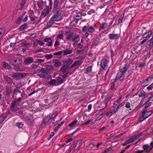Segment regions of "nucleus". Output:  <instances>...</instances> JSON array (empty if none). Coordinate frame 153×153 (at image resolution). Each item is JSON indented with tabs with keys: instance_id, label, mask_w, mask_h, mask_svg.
Returning <instances> with one entry per match:
<instances>
[{
	"instance_id": "obj_1",
	"label": "nucleus",
	"mask_w": 153,
	"mask_h": 153,
	"mask_svg": "<svg viewBox=\"0 0 153 153\" xmlns=\"http://www.w3.org/2000/svg\"><path fill=\"white\" fill-rule=\"evenodd\" d=\"M66 39L70 42H74L77 44L80 41L79 36V35L74 34L73 33H71L66 38Z\"/></svg>"
},
{
	"instance_id": "obj_2",
	"label": "nucleus",
	"mask_w": 153,
	"mask_h": 153,
	"mask_svg": "<svg viewBox=\"0 0 153 153\" xmlns=\"http://www.w3.org/2000/svg\"><path fill=\"white\" fill-rule=\"evenodd\" d=\"M147 110L143 109L142 112V115L139 117V121L141 122L149 117L152 114L153 111H147Z\"/></svg>"
},
{
	"instance_id": "obj_3",
	"label": "nucleus",
	"mask_w": 153,
	"mask_h": 153,
	"mask_svg": "<svg viewBox=\"0 0 153 153\" xmlns=\"http://www.w3.org/2000/svg\"><path fill=\"white\" fill-rule=\"evenodd\" d=\"M9 61L10 63L15 67V68L16 70L19 71L23 69V68H21L18 67V66H17L18 65H16V62L18 61L19 63L18 65L19 66V65H20L21 60L20 58H16L15 59V58L13 57L11 58V59H9Z\"/></svg>"
},
{
	"instance_id": "obj_4",
	"label": "nucleus",
	"mask_w": 153,
	"mask_h": 153,
	"mask_svg": "<svg viewBox=\"0 0 153 153\" xmlns=\"http://www.w3.org/2000/svg\"><path fill=\"white\" fill-rule=\"evenodd\" d=\"M125 77V75L119 72L116 74L115 78L111 80V82L112 84H114L117 80L123 81L124 80Z\"/></svg>"
},
{
	"instance_id": "obj_5",
	"label": "nucleus",
	"mask_w": 153,
	"mask_h": 153,
	"mask_svg": "<svg viewBox=\"0 0 153 153\" xmlns=\"http://www.w3.org/2000/svg\"><path fill=\"white\" fill-rule=\"evenodd\" d=\"M60 7H58L57 8L54 13V15L51 17L52 18L57 21H59L60 20V19L59 18V17L60 16L61 14L60 13Z\"/></svg>"
},
{
	"instance_id": "obj_6",
	"label": "nucleus",
	"mask_w": 153,
	"mask_h": 153,
	"mask_svg": "<svg viewBox=\"0 0 153 153\" xmlns=\"http://www.w3.org/2000/svg\"><path fill=\"white\" fill-rule=\"evenodd\" d=\"M109 61L105 58H103L101 61L100 65L101 67L103 69L105 70L108 67Z\"/></svg>"
},
{
	"instance_id": "obj_7",
	"label": "nucleus",
	"mask_w": 153,
	"mask_h": 153,
	"mask_svg": "<svg viewBox=\"0 0 153 153\" xmlns=\"http://www.w3.org/2000/svg\"><path fill=\"white\" fill-rule=\"evenodd\" d=\"M120 72L125 75H126V73L128 72L129 73L130 71L128 70V64H126L123 67H120Z\"/></svg>"
},
{
	"instance_id": "obj_8",
	"label": "nucleus",
	"mask_w": 153,
	"mask_h": 153,
	"mask_svg": "<svg viewBox=\"0 0 153 153\" xmlns=\"http://www.w3.org/2000/svg\"><path fill=\"white\" fill-rule=\"evenodd\" d=\"M52 9V8L46 6V8H45L42 12L41 16L43 17L47 16L49 13L50 11Z\"/></svg>"
},
{
	"instance_id": "obj_9",
	"label": "nucleus",
	"mask_w": 153,
	"mask_h": 153,
	"mask_svg": "<svg viewBox=\"0 0 153 153\" xmlns=\"http://www.w3.org/2000/svg\"><path fill=\"white\" fill-rule=\"evenodd\" d=\"M25 73H13V76L16 79H21L23 77L26 76Z\"/></svg>"
},
{
	"instance_id": "obj_10",
	"label": "nucleus",
	"mask_w": 153,
	"mask_h": 153,
	"mask_svg": "<svg viewBox=\"0 0 153 153\" xmlns=\"http://www.w3.org/2000/svg\"><path fill=\"white\" fill-rule=\"evenodd\" d=\"M27 122L28 124L30 126H33L34 124V120L33 117L32 116H30L27 117Z\"/></svg>"
},
{
	"instance_id": "obj_11",
	"label": "nucleus",
	"mask_w": 153,
	"mask_h": 153,
	"mask_svg": "<svg viewBox=\"0 0 153 153\" xmlns=\"http://www.w3.org/2000/svg\"><path fill=\"white\" fill-rule=\"evenodd\" d=\"M120 37V35L117 34L110 33L108 35V38L110 40L118 39Z\"/></svg>"
},
{
	"instance_id": "obj_12",
	"label": "nucleus",
	"mask_w": 153,
	"mask_h": 153,
	"mask_svg": "<svg viewBox=\"0 0 153 153\" xmlns=\"http://www.w3.org/2000/svg\"><path fill=\"white\" fill-rule=\"evenodd\" d=\"M152 34L151 30H149L148 32L144 33L142 36V38L147 39L148 40L150 39Z\"/></svg>"
},
{
	"instance_id": "obj_13",
	"label": "nucleus",
	"mask_w": 153,
	"mask_h": 153,
	"mask_svg": "<svg viewBox=\"0 0 153 153\" xmlns=\"http://www.w3.org/2000/svg\"><path fill=\"white\" fill-rule=\"evenodd\" d=\"M56 21H57L51 17L50 20L47 24L46 26L47 28H48L51 27L55 23V22Z\"/></svg>"
},
{
	"instance_id": "obj_14",
	"label": "nucleus",
	"mask_w": 153,
	"mask_h": 153,
	"mask_svg": "<svg viewBox=\"0 0 153 153\" xmlns=\"http://www.w3.org/2000/svg\"><path fill=\"white\" fill-rule=\"evenodd\" d=\"M37 5L40 10H42L45 6V2L43 0H40L37 1Z\"/></svg>"
},
{
	"instance_id": "obj_15",
	"label": "nucleus",
	"mask_w": 153,
	"mask_h": 153,
	"mask_svg": "<svg viewBox=\"0 0 153 153\" xmlns=\"http://www.w3.org/2000/svg\"><path fill=\"white\" fill-rule=\"evenodd\" d=\"M33 57H28L25 58L24 62L26 64H30L33 62Z\"/></svg>"
},
{
	"instance_id": "obj_16",
	"label": "nucleus",
	"mask_w": 153,
	"mask_h": 153,
	"mask_svg": "<svg viewBox=\"0 0 153 153\" xmlns=\"http://www.w3.org/2000/svg\"><path fill=\"white\" fill-rule=\"evenodd\" d=\"M52 62L54 64V66L55 67H59L61 65V62L58 59H53L52 60Z\"/></svg>"
},
{
	"instance_id": "obj_17",
	"label": "nucleus",
	"mask_w": 153,
	"mask_h": 153,
	"mask_svg": "<svg viewBox=\"0 0 153 153\" xmlns=\"http://www.w3.org/2000/svg\"><path fill=\"white\" fill-rule=\"evenodd\" d=\"M82 63V61L80 60H76L71 65V68H72L78 65L80 66Z\"/></svg>"
},
{
	"instance_id": "obj_18",
	"label": "nucleus",
	"mask_w": 153,
	"mask_h": 153,
	"mask_svg": "<svg viewBox=\"0 0 153 153\" xmlns=\"http://www.w3.org/2000/svg\"><path fill=\"white\" fill-rule=\"evenodd\" d=\"M2 65L3 67L5 69L10 70L12 69L10 65L6 62H3Z\"/></svg>"
},
{
	"instance_id": "obj_19",
	"label": "nucleus",
	"mask_w": 153,
	"mask_h": 153,
	"mask_svg": "<svg viewBox=\"0 0 153 153\" xmlns=\"http://www.w3.org/2000/svg\"><path fill=\"white\" fill-rule=\"evenodd\" d=\"M150 148L149 145L148 144H145L143 145V148L144 149V150H141L144 152L143 153H148L149 151V149Z\"/></svg>"
},
{
	"instance_id": "obj_20",
	"label": "nucleus",
	"mask_w": 153,
	"mask_h": 153,
	"mask_svg": "<svg viewBox=\"0 0 153 153\" xmlns=\"http://www.w3.org/2000/svg\"><path fill=\"white\" fill-rule=\"evenodd\" d=\"M82 141L81 139H79L77 140L74 147V150H76L82 146Z\"/></svg>"
},
{
	"instance_id": "obj_21",
	"label": "nucleus",
	"mask_w": 153,
	"mask_h": 153,
	"mask_svg": "<svg viewBox=\"0 0 153 153\" xmlns=\"http://www.w3.org/2000/svg\"><path fill=\"white\" fill-rule=\"evenodd\" d=\"M44 41L45 42H48V43L47 45L48 46H52V41L51 40V38H45L44 39Z\"/></svg>"
},
{
	"instance_id": "obj_22",
	"label": "nucleus",
	"mask_w": 153,
	"mask_h": 153,
	"mask_svg": "<svg viewBox=\"0 0 153 153\" xmlns=\"http://www.w3.org/2000/svg\"><path fill=\"white\" fill-rule=\"evenodd\" d=\"M5 81L8 84H11L13 82L12 79L8 76H6L4 77Z\"/></svg>"
},
{
	"instance_id": "obj_23",
	"label": "nucleus",
	"mask_w": 153,
	"mask_h": 153,
	"mask_svg": "<svg viewBox=\"0 0 153 153\" xmlns=\"http://www.w3.org/2000/svg\"><path fill=\"white\" fill-rule=\"evenodd\" d=\"M141 135V134H139L132 137H131L130 138L131 142H133L134 141H135L136 140L138 139Z\"/></svg>"
},
{
	"instance_id": "obj_24",
	"label": "nucleus",
	"mask_w": 153,
	"mask_h": 153,
	"mask_svg": "<svg viewBox=\"0 0 153 153\" xmlns=\"http://www.w3.org/2000/svg\"><path fill=\"white\" fill-rule=\"evenodd\" d=\"M82 13H81L79 12L77 13L75 16V19L78 21L82 19Z\"/></svg>"
},
{
	"instance_id": "obj_25",
	"label": "nucleus",
	"mask_w": 153,
	"mask_h": 153,
	"mask_svg": "<svg viewBox=\"0 0 153 153\" xmlns=\"http://www.w3.org/2000/svg\"><path fill=\"white\" fill-rule=\"evenodd\" d=\"M6 95L8 96H10V94L12 93V89L10 87H7L6 89Z\"/></svg>"
},
{
	"instance_id": "obj_26",
	"label": "nucleus",
	"mask_w": 153,
	"mask_h": 153,
	"mask_svg": "<svg viewBox=\"0 0 153 153\" xmlns=\"http://www.w3.org/2000/svg\"><path fill=\"white\" fill-rule=\"evenodd\" d=\"M149 43L148 44V48L151 49L153 47V36L150 40H149Z\"/></svg>"
},
{
	"instance_id": "obj_27",
	"label": "nucleus",
	"mask_w": 153,
	"mask_h": 153,
	"mask_svg": "<svg viewBox=\"0 0 153 153\" xmlns=\"http://www.w3.org/2000/svg\"><path fill=\"white\" fill-rule=\"evenodd\" d=\"M27 28V24L26 23L21 25L19 28V30L20 31L24 30Z\"/></svg>"
},
{
	"instance_id": "obj_28",
	"label": "nucleus",
	"mask_w": 153,
	"mask_h": 153,
	"mask_svg": "<svg viewBox=\"0 0 153 153\" xmlns=\"http://www.w3.org/2000/svg\"><path fill=\"white\" fill-rule=\"evenodd\" d=\"M73 52L72 49H66L64 51L63 53L65 55H66L71 53Z\"/></svg>"
},
{
	"instance_id": "obj_29",
	"label": "nucleus",
	"mask_w": 153,
	"mask_h": 153,
	"mask_svg": "<svg viewBox=\"0 0 153 153\" xmlns=\"http://www.w3.org/2000/svg\"><path fill=\"white\" fill-rule=\"evenodd\" d=\"M68 68V66L66 65H64L61 68L62 72L64 74L65 73Z\"/></svg>"
},
{
	"instance_id": "obj_30",
	"label": "nucleus",
	"mask_w": 153,
	"mask_h": 153,
	"mask_svg": "<svg viewBox=\"0 0 153 153\" xmlns=\"http://www.w3.org/2000/svg\"><path fill=\"white\" fill-rule=\"evenodd\" d=\"M59 2V0H54L53 9L54 10L56 9L58 5Z\"/></svg>"
},
{
	"instance_id": "obj_31",
	"label": "nucleus",
	"mask_w": 153,
	"mask_h": 153,
	"mask_svg": "<svg viewBox=\"0 0 153 153\" xmlns=\"http://www.w3.org/2000/svg\"><path fill=\"white\" fill-rule=\"evenodd\" d=\"M56 81L58 85L61 84L64 82V79L60 77H58Z\"/></svg>"
},
{
	"instance_id": "obj_32",
	"label": "nucleus",
	"mask_w": 153,
	"mask_h": 153,
	"mask_svg": "<svg viewBox=\"0 0 153 153\" xmlns=\"http://www.w3.org/2000/svg\"><path fill=\"white\" fill-rule=\"evenodd\" d=\"M87 30L88 32L91 33H94V32L95 30L94 28L92 26L88 27Z\"/></svg>"
},
{
	"instance_id": "obj_33",
	"label": "nucleus",
	"mask_w": 153,
	"mask_h": 153,
	"mask_svg": "<svg viewBox=\"0 0 153 153\" xmlns=\"http://www.w3.org/2000/svg\"><path fill=\"white\" fill-rule=\"evenodd\" d=\"M78 122V120H74L72 122L70 123L69 124V126L70 127H73L75 126V125Z\"/></svg>"
},
{
	"instance_id": "obj_34",
	"label": "nucleus",
	"mask_w": 153,
	"mask_h": 153,
	"mask_svg": "<svg viewBox=\"0 0 153 153\" xmlns=\"http://www.w3.org/2000/svg\"><path fill=\"white\" fill-rule=\"evenodd\" d=\"M111 112H112L113 114H114L117 112L118 111L117 109V108L116 106H112L110 108V110Z\"/></svg>"
},
{
	"instance_id": "obj_35",
	"label": "nucleus",
	"mask_w": 153,
	"mask_h": 153,
	"mask_svg": "<svg viewBox=\"0 0 153 153\" xmlns=\"http://www.w3.org/2000/svg\"><path fill=\"white\" fill-rule=\"evenodd\" d=\"M73 62V60L71 59H67L65 62V63L66 64V65L68 66L71 64Z\"/></svg>"
},
{
	"instance_id": "obj_36",
	"label": "nucleus",
	"mask_w": 153,
	"mask_h": 153,
	"mask_svg": "<svg viewBox=\"0 0 153 153\" xmlns=\"http://www.w3.org/2000/svg\"><path fill=\"white\" fill-rule=\"evenodd\" d=\"M124 17V13L122 14L119 18L118 20V23L120 24L123 22V20Z\"/></svg>"
},
{
	"instance_id": "obj_37",
	"label": "nucleus",
	"mask_w": 153,
	"mask_h": 153,
	"mask_svg": "<svg viewBox=\"0 0 153 153\" xmlns=\"http://www.w3.org/2000/svg\"><path fill=\"white\" fill-rule=\"evenodd\" d=\"M146 92L144 90L141 91L139 93L138 95L139 97H142L145 96Z\"/></svg>"
},
{
	"instance_id": "obj_38",
	"label": "nucleus",
	"mask_w": 153,
	"mask_h": 153,
	"mask_svg": "<svg viewBox=\"0 0 153 153\" xmlns=\"http://www.w3.org/2000/svg\"><path fill=\"white\" fill-rule=\"evenodd\" d=\"M86 48V47L85 46L82 49L81 48H80L81 49V50H78L76 51L77 53L78 54H79L80 53H83L85 52L84 50V49Z\"/></svg>"
},
{
	"instance_id": "obj_39",
	"label": "nucleus",
	"mask_w": 153,
	"mask_h": 153,
	"mask_svg": "<svg viewBox=\"0 0 153 153\" xmlns=\"http://www.w3.org/2000/svg\"><path fill=\"white\" fill-rule=\"evenodd\" d=\"M23 17V15L20 16L16 21V23L17 24H19L22 19Z\"/></svg>"
},
{
	"instance_id": "obj_40",
	"label": "nucleus",
	"mask_w": 153,
	"mask_h": 153,
	"mask_svg": "<svg viewBox=\"0 0 153 153\" xmlns=\"http://www.w3.org/2000/svg\"><path fill=\"white\" fill-rule=\"evenodd\" d=\"M78 21L75 19V20L72 21L70 24V25L76 26L78 23Z\"/></svg>"
},
{
	"instance_id": "obj_41",
	"label": "nucleus",
	"mask_w": 153,
	"mask_h": 153,
	"mask_svg": "<svg viewBox=\"0 0 153 153\" xmlns=\"http://www.w3.org/2000/svg\"><path fill=\"white\" fill-rule=\"evenodd\" d=\"M24 123L23 122H21L20 123H16V126H18L19 128H22L23 126Z\"/></svg>"
},
{
	"instance_id": "obj_42",
	"label": "nucleus",
	"mask_w": 153,
	"mask_h": 153,
	"mask_svg": "<svg viewBox=\"0 0 153 153\" xmlns=\"http://www.w3.org/2000/svg\"><path fill=\"white\" fill-rule=\"evenodd\" d=\"M121 98L122 97H121L118 100L114 101L113 103L114 105H117L118 104H119L121 101Z\"/></svg>"
},
{
	"instance_id": "obj_43",
	"label": "nucleus",
	"mask_w": 153,
	"mask_h": 153,
	"mask_svg": "<svg viewBox=\"0 0 153 153\" xmlns=\"http://www.w3.org/2000/svg\"><path fill=\"white\" fill-rule=\"evenodd\" d=\"M26 2V0H22V3L20 5V9H22L24 7V6Z\"/></svg>"
},
{
	"instance_id": "obj_44",
	"label": "nucleus",
	"mask_w": 153,
	"mask_h": 153,
	"mask_svg": "<svg viewBox=\"0 0 153 153\" xmlns=\"http://www.w3.org/2000/svg\"><path fill=\"white\" fill-rule=\"evenodd\" d=\"M56 82L55 79H51L49 82V84L51 85H55Z\"/></svg>"
},
{
	"instance_id": "obj_45",
	"label": "nucleus",
	"mask_w": 153,
	"mask_h": 153,
	"mask_svg": "<svg viewBox=\"0 0 153 153\" xmlns=\"http://www.w3.org/2000/svg\"><path fill=\"white\" fill-rule=\"evenodd\" d=\"M76 59H79V60L82 61L83 63L85 59V56H79L76 57Z\"/></svg>"
},
{
	"instance_id": "obj_46",
	"label": "nucleus",
	"mask_w": 153,
	"mask_h": 153,
	"mask_svg": "<svg viewBox=\"0 0 153 153\" xmlns=\"http://www.w3.org/2000/svg\"><path fill=\"white\" fill-rule=\"evenodd\" d=\"M152 102H149L146 104L145 106L144 107L143 110H146V109L152 105Z\"/></svg>"
},
{
	"instance_id": "obj_47",
	"label": "nucleus",
	"mask_w": 153,
	"mask_h": 153,
	"mask_svg": "<svg viewBox=\"0 0 153 153\" xmlns=\"http://www.w3.org/2000/svg\"><path fill=\"white\" fill-rule=\"evenodd\" d=\"M53 57V55L52 54H47L45 56V58L47 60L50 59Z\"/></svg>"
},
{
	"instance_id": "obj_48",
	"label": "nucleus",
	"mask_w": 153,
	"mask_h": 153,
	"mask_svg": "<svg viewBox=\"0 0 153 153\" xmlns=\"http://www.w3.org/2000/svg\"><path fill=\"white\" fill-rule=\"evenodd\" d=\"M125 104V102H122L121 103L118 105L117 106V107H116L117 110H118L119 108H121Z\"/></svg>"
},
{
	"instance_id": "obj_49",
	"label": "nucleus",
	"mask_w": 153,
	"mask_h": 153,
	"mask_svg": "<svg viewBox=\"0 0 153 153\" xmlns=\"http://www.w3.org/2000/svg\"><path fill=\"white\" fill-rule=\"evenodd\" d=\"M149 42V40L145 38L142 41H140V45H143L145 43H146V42L147 43V42Z\"/></svg>"
},
{
	"instance_id": "obj_50",
	"label": "nucleus",
	"mask_w": 153,
	"mask_h": 153,
	"mask_svg": "<svg viewBox=\"0 0 153 153\" xmlns=\"http://www.w3.org/2000/svg\"><path fill=\"white\" fill-rule=\"evenodd\" d=\"M64 38V35L63 33L60 34L58 35L56 37V39H63Z\"/></svg>"
},
{
	"instance_id": "obj_51",
	"label": "nucleus",
	"mask_w": 153,
	"mask_h": 153,
	"mask_svg": "<svg viewBox=\"0 0 153 153\" xmlns=\"http://www.w3.org/2000/svg\"><path fill=\"white\" fill-rule=\"evenodd\" d=\"M105 23H102L99 29V31H101L102 30L104 29L105 28Z\"/></svg>"
},
{
	"instance_id": "obj_52",
	"label": "nucleus",
	"mask_w": 153,
	"mask_h": 153,
	"mask_svg": "<svg viewBox=\"0 0 153 153\" xmlns=\"http://www.w3.org/2000/svg\"><path fill=\"white\" fill-rule=\"evenodd\" d=\"M36 41L38 43L40 46L43 45L45 44L42 41L39 40L38 39H36Z\"/></svg>"
},
{
	"instance_id": "obj_53",
	"label": "nucleus",
	"mask_w": 153,
	"mask_h": 153,
	"mask_svg": "<svg viewBox=\"0 0 153 153\" xmlns=\"http://www.w3.org/2000/svg\"><path fill=\"white\" fill-rule=\"evenodd\" d=\"M36 62L41 64L45 61L44 59H36Z\"/></svg>"
},
{
	"instance_id": "obj_54",
	"label": "nucleus",
	"mask_w": 153,
	"mask_h": 153,
	"mask_svg": "<svg viewBox=\"0 0 153 153\" xmlns=\"http://www.w3.org/2000/svg\"><path fill=\"white\" fill-rule=\"evenodd\" d=\"M10 109L11 111V113H15L17 111V107H10Z\"/></svg>"
},
{
	"instance_id": "obj_55",
	"label": "nucleus",
	"mask_w": 153,
	"mask_h": 153,
	"mask_svg": "<svg viewBox=\"0 0 153 153\" xmlns=\"http://www.w3.org/2000/svg\"><path fill=\"white\" fill-rule=\"evenodd\" d=\"M43 122L45 125L46 124L48 123H49L48 117H45L43 121Z\"/></svg>"
},
{
	"instance_id": "obj_56",
	"label": "nucleus",
	"mask_w": 153,
	"mask_h": 153,
	"mask_svg": "<svg viewBox=\"0 0 153 153\" xmlns=\"http://www.w3.org/2000/svg\"><path fill=\"white\" fill-rule=\"evenodd\" d=\"M40 71L41 73H48V71L45 68H42L40 70Z\"/></svg>"
},
{
	"instance_id": "obj_57",
	"label": "nucleus",
	"mask_w": 153,
	"mask_h": 153,
	"mask_svg": "<svg viewBox=\"0 0 153 153\" xmlns=\"http://www.w3.org/2000/svg\"><path fill=\"white\" fill-rule=\"evenodd\" d=\"M49 2V5L47 6L49 7V8H52L53 6V1L52 0H48Z\"/></svg>"
},
{
	"instance_id": "obj_58",
	"label": "nucleus",
	"mask_w": 153,
	"mask_h": 153,
	"mask_svg": "<svg viewBox=\"0 0 153 153\" xmlns=\"http://www.w3.org/2000/svg\"><path fill=\"white\" fill-rule=\"evenodd\" d=\"M63 52L62 51H60L53 53V55L55 56H59L61 55Z\"/></svg>"
},
{
	"instance_id": "obj_59",
	"label": "nucleus",
	"mask_w": 153,
	"mask_h": 153,
	"mask_svg": "<svg viewBox=\"0 0 153 153\" xmlns=\"http://www.w3.org/2000/svg\"><path fill=\"white\" fill-rule=\"evenodd\" d=\"M47 69L50 70H53L54 69L53 67L51 65H48L47 66Z\"/></svg>"
},
{
	"instance_id": "obj_60",
	"label": "nucleus",
	"mask_w": 153,
	"mask_h": 153,
	"mask_svg": "<svg viewBox=\"0 0 153 153\" xmlns=\"http://www.w3.org/2000/svg\"><path fill=\"white\" fill-rule=\"evenodd\" d=\"M92 66H90L87 67L86 70L88 72H90L92 71Z\"/></svg>"
},
{
	"instance_id": "obj_61",
	"label": "nucleus",
	"mask_w": 153,
	"mask_h": 153,
	"mask_svg": "<svg viewBox=\"0 0 153 153\" xmlns=\"http://www.w3.org/2000/svg\"><path fill=\"white\" fill-rule=\"evenodd\" d=\"M29 17L30 18V20L31 22L34 21L36 19V17L35 16H29Z\"/></svg>"
},
{
	"instance_id": "obj_62",
	"label": "nucleus",
	"mask_w": 153,
	"mask_h": 153,
	"mask_svg": "<svg viewBox=\"0 0 153 153\" xmlns=\"http://www.w3.org/2000/svg\"><path fill=\"white\" fill-rule=\"evenodd\" d=\"M153 88V82L150 85H149V86H148L147 88V89L148 90H152Z\"/></svg>"
},
{
	"instance_id": "obj_63",
	"label": "nucleus",
	"mask_w": 153,
	"mask_h": 153,
	"mask_svg": "<svg viewBox=\"0 0 153 153\" xmlns=\"http://www.w3.org/2000/svg\"><path fill=\"white\" fill-rule=\"evenodd\" d=\"M54 133L53 132H52L50 133L49 135V136L48 138V140L51 139L54 135Z\"/></svg>"
},
{
	"instance_id": "obj_64",
	"label": "nucleus",
	"mask_w": 153,
	"mask_h": 153,
	"mask_svg": "<svg viewBox=\"0 0 153 153\" xmlns=\"http://www.w3.org/2000/svg\"><path fill=\"white\" fill-rule=\"evenodd\" d=\"M17 102L16 101H13L11 103V106L10 107H16V104Z\"/></svg>"
}]
</instances>
